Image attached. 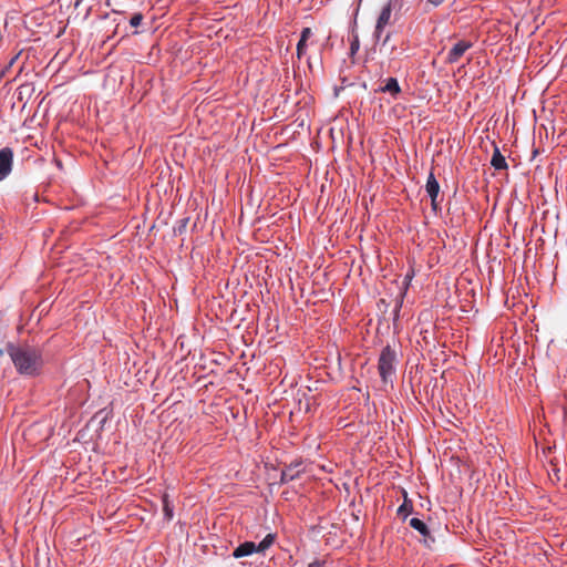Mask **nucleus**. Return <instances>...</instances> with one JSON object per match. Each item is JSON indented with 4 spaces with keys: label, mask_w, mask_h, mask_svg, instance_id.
<instances>
[{
    "label": "nucleus",
    "mask_w": 567,
    "mask_h": 567,
    "mask_svg": "<svg viewBox=\"0 0 567 567\" xmlns=\"http://www.w3.org/2000/svg\"><path fill=\"white\" fill-rule=\"evenodd\" d=\"M7 353L21 375L35 377L43 367L42 351L39 348L23 343L9 342L6 349H0V355Z\"/></svg>",
    "instance_id": "obj_1"
},
{
    "label": "nucleus",
    "mask_w": 567,
    "mask_h": 567,
    "mask_svg": "<svg viewBox=\"0 0 567 567\" xmlns=\"http://www.w3.org/2000/svg\"><path fill=\"white\" fill-rule=\"evenodd\" d=\"M395 360L396 355L394 350L390 346L384 347L380 353L378 362V370L384 383L391 381L395 372Z\"/></svg>",
    "instance_id": "obj_2"
},
{
    "label": "nucleus",
    "mask_w": 567,
    "mask_h": 567,
    "mask_svg": "<svg viewBox=\"0 0 567 567\" xmlns=\"http://www.w3.org/2000/svg\"><path fill=\"white\" fill-rule=\"evenodd\" d=\"M406 49L408 47L403 39H395L392 33H388L381 42L380 52L391 61L403 55Z\"/></svg>",
    "instance_id": "obj_3"
},
{
    "label": "nucleus",
    "mask_w": 567,
    "mask_h": 567,
    "mask_svg": "<svg viewBox=\"0 0 567 567\" xmlns=\"http://www.w3.org/2000/svg\"><path fill=\"white\" fill-rule=\"evenodd\" d=\"M13 157L14 154L10 147H3L0 150V182L11 174Z\"/></svg>",
    "instance_id": "obj_4"
},
{
    "label": "nucleus",
    "mask_w": 567,
    "mask_h": 567,
    "mask_svg": "<svg viewBox=\"0 0 567 567\" xmlns=\"http://www.w3.org/2000/svg\"><path fill=\"white\" fill-rule=\"evenodd\" d=\"M472 42L467 40L457 41L449 51L446 55L447 63H456L464 55V53L472 48Z\"/></svg>",
    "instance_id": "obj_5"
},
{
    "label": "nucleus",
    "mask_w": 567,
    "mask_h": 567,
    "mask_svg": "<svg viewBox=\"0 0 567 567\" xmlns=\"http://www.w3.org/2000/svg\"><path fill=\"white\" fill-rule=\"evenodd\" d=\"M391 14H392V8H391V4L388 3L382 8V10L379 14V18L377 20L375 30H374V37L377 39L381 38V34H382L384 28L388 24H390Z\"/></svg>",
    "instance_id": "obj_6"
},
{
    "label": "nucleus",
    "mask_w": 567,
    "mask_h": 567,
    "mask_svg": "<svg viewBox=\"0 0 567 567\" xmlns=\"http://www.w3.org/2000/svg\"><path fill=\"white\" fill-rule=\"evenodd\" d=\"M409 524L413 529L417 530L422 535L423 542L426 546H430V543L434 542L427 525L423 520L413 517L410 519Z\"/></svg>",
    "instance_id": "obj_7"
},
{
    "label": "nucleus",
    "mask_w": 567,
    "mask_h": 567,
    "mask_svg": "<svg viewBox=\"0 0 567 567\" xmlns=\"http://www.w3.org/2000/svg\"><path fill=\"white\" fill-rule=\"evenodd\" d=\"M379 92L389 93L392 97H396L401 93V87L395 78H388L385 80V84L380 86Z\"/></svg>",
    "instance_id": "obj_8"
},
{
    "label": "nucleus",
    "mask_w": 567,
    "mask_h": 567,
    "mask_svg": "<svg viewBox=\"0 0 567 567\" xmlns=\"http://www.w3.org/2000/svg\"><path fill=\"white\" fill-rule=\"evenodd\" d=\"M300 463L290 464L281 472V483H288L290 481H293L299 477L300 470H299Z\"/></svg>",
    "instance_id": "obj_9"
},
{
    "label": "nucleus",
    "mask_w": 567,
    "mask_h": 567,
    "mask_svg": "<svg viewBox=\"0 0 567 567\" xmlns=\"http://www.w3.org/2000/svg\"><path fill=\"white\" fill-rule=\"evenodd\" d=\"M256 544L254 542H245L240 544L234 551L233 557L234 558H241L251 555L252 553H256Z\"/></svg>",
    "instance_id": "obj_10"
},
{
    "label": "nucleus",
    "mask_w": 567,
    "mask_h": 567,
    "mask_svg": "<svg viewBox=\"0 0 567 567\" xmlns=\"http://www.w3.org/2000/svg\"><path fill=\"white\" fill-rule=\"evenodd\" d=\"M425 190H426V193H427V195L430 197H439L440 184L436 181L433 172H431L429 174V177H427V181H426V185H425Z\"/></svg>",
    "instance_id": "obj_11"
},
{
    "label": "nucleus",
    "mask_w": 567,
    "mask_h": 567,
    "mask_svg": "<svg viewBox=\"0 0 567 567\" xmlns=\"http://www.w3.org/2000/svg\"><path fill=\"white\" fill-rule=\"evenodd\" d=\"M491 165L495 169H505V168H507L506 159L502 155V153L499 152L498 147H495V150H494V153H493V156H492V159H491Z\"/></svg>",
    "instance_id": "obj_12"
},
{
    "label": "nucleus",
    "mask_w": 567,
    "mask_h": 567,
    "mask_svg": "<svg viewBox=\"0 0 567 567\" xmlns=\"http://www.w3.org/2000/svg\"><path fill=\"white\" fill-rule=\"evenodd\" d=\"M413 511V505L410 499L406 497V493L404 492V502L402 505L398 508V515L402 516L404 519L408 517V515Z\"/></svg>",
    "instance_id": "obj_13"
},
{
    "label": "nucleus",
    "mask_w": 567,
    "mask_h": 567,
    "mask_svg": "<svg viewBox=\"0 0 567 567\" xmlns=\"http://www.w3.org/2000/svg\"><path fill=\"white\" fill-rule=\"evenodd\" d=\"M275 542V535L268 534L257 546L256 553H261L268 549Z\"/></svg>",
    "instance_id": "obj_14"
},
{
    "label": "nucleus",
    "mask_w": 567,
    "mask_h": 567,
    "mask_svg": "<svg viewBox=\"0 0 567 567\" xmlns=\"http://www.w3.org/2000/svg\"><path fill=\"white\" fill-rule=\"evenodd\" d=\"M163 512H164V515L165 517L169 520L173 518V506L171 505L169 501H168V495H164L163 496Z\"/></svg>",
    "instance_id": "obj_15"
},
{
    "label": "nucleus",
    "mask_w": 567,
    "mask_h": 567,
    "mask_svg": "<svg viewBox=\"0 0 567 567\" xmlns=\"http://www.w3.org/2000/svg\"><path fill=\"white\" fill-rule=\"evenodd\" d=\"M143 21V14L142 13H135L130 20V24L132 27H138Z\"/></svg>",
    "instance_id": "obj_16"
},
{
    "label": "nucleus",
    "mask_w": 567,
    "mask_h": 567,
    "mask_svg": "<svg viewBox=\"0 0 567 567\" xmlns=\"http://www.w3.org/2000/svg\"><path fill=\"white\" fill-rule=\"evenodd\" d=\"M306 47H307V42L299 40V42L297 44V56L299 59H301V56L306 53Z\"/></svg>",
    "instance_id": "obj_17"
},
{
    "label": "nucleus",
    "mask_w": 567,
    "mask_h": 567,
    "mask_svg": "<svg viewBox=\"0 0 567 567\" xmlns=\"http://www.w3.org/2000/svg\"><path fill=\"white\" fill-rule=\"evenodd\" d=\"M20 54H21V51L18 52L13 58H11V60L8 63V65L2 70L1 75H4L13 66V64L19 59Z\"/></svg>",
    "instance_id": "obj_18"
},
{
    "label": "nucleus",
    "mask_w": 567,
    "mask_h": 567,
    "mask_svg": "<svg viewBox=\"0 0 567 567\" xmlns=\"http://www.w3.org/2000/svg\"><path fill=\"white\" fill-rule=\"evenodd\" d=\"M360 48L359 39L358 37H354V39L350 43V53L355 54Z\"/></svg>",
    "instance_id": "obj_19"
},
{
    "label": "nucleus",
    "mask_w": 567,
    "mask_h": 567,
    "mask_svg": "<svg viewBox=\"0 0 567 567\" xmlns=\"http://www.w3.org/2000/svg\"><path fill=\"white\" fill-rule=\"evenodd\" d=\"M312 31L310 28H303L301 31L300 40L306 41L311 37Z\"/></svg>",
    "instance_id": "obj_20"
},
{
    "label": "nucleus",
    "mask_w": 567,
    "mask_h": 567,
    "mask_svg": "<svg viewBox=\"0 0 567 567\" xmlns=\"http://www.w3.org/2000/svg\"><path fill=\"white\" fill-rule=\"evenodd\" d=\"M431 198V206L434 212H437L440 209L437 197H430Z\"/></svg>",
    "instance_id": "obj_21"
},
{
    "label": "nucleus",
    "mask_w": 567,
    "mask_h": 567,
    "mask_svg": "<svg viewBox=\"0 0 567 567\" xmlns=\"http://www.w3.org/2000/svg\"><path fill=\"white\" fill-rule=\"evenodd\" d=\"M308 567H324V561L313 560L308 565Z\"/></svg>",
    "instance_id": "obj_22"
},
{
    "label": "nucleus",
    "mask_w": 567,
    "mask_h": 567,
    "mask_svg": "<svg viewBox=\"0 0 567 567\" xmlns=\"http://www.w3.org/2000/svg\"><path fill=\"white\" fill-rule=\"evenodd\" d=\"M427 2L430 4H432L433 7H439L440 4H442L444 2V0H427Z\"/></svg>",
    "instance_id": "obj_23"
}]
</instances>
